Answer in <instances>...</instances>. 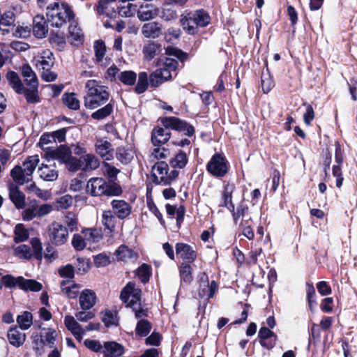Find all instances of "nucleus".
I'll use <instances>...</instances> for the list:
<instances>
[{"label": "nucleus", "instance_id": "nucleus-1", "mask_svg": "<svg viewBox=\"0 0 357 357\" xmlns=\"http://www.w3.org/2000/svg\"><path fill=\"white\" fill-rule=\"evenodd\" d=\"M162 123L165 128H156L152 131L151 142L154 146L164 144L169 139V129L186 131L188 136L192 135L195 131L193 127L176 117H165L162 119Z\"/></svg>", "mask_w": 357, "mask_h": 357}, {"label": "nucleus", "instance_id": "nucleus-2", "mask_svg": "<svg viewBox=\"0 0 357 357\" xmlns=\"http://www.w3.org/2000/svg\"><path fill=\"white\" fill-rule=\"evenodd\" d=\"M121 300L126 305V307L132 310L137 319L147 317V310L142 307L141 289L136 287L134 282H128L122 289Z\"/></svg>", "mask_w": 357, "mask_h": 357}, {"label": "nucleus", "instance_id": "nucleus-3", "mask_svg": "<svg viewBox=\"0 0 357 357\" xmlns=\"http://www.w3.org/2000/svg\"><path fill=\"white\" fill-rule=\"evenodd\" d=\"M87 89L86 95L84 97V106L90 109H96L106 103L109 94L105 86L99 84L95 79H90L86 83Z\"/></svg>", "mask_w": 357, "mask_h": 357}, {"label": "nucleus", "instance_id": "nucleus-4", "mask_svg": "<svg viewBox=\"0 0 357 357\" xmlns=\"http://www.w3.org/2000/svg\"><path fill=\"white\" fill-rule=\"evenodd\" d=\"M47 17L52 26L61 27L74 17L71 8L66 3L54 2L47 8Z\"/></svg>", "mask_w": 357, "mask_h": 357}, {"label": "nucleus", "instance_id": "nucleus-5", "mask_svg": "<svg viewBox=\"0 0 357 357\" xmlns=\"http://www.w3.org/2000/svg\"><path fill=\"white\" fill-rule=\"evenodd\" d=\"M86 190L93 197L102 195L116 196L122 192L119 185L116 184L109 185L104 178L100 177L91 178L86 183Z\"/></svg>", "mask_w": 357, "mask_h": 357}, {"label": "nucleus", "instance_id": "nucleus-6", "mask_svg": "<svg viewBox=\"0 0 357 357\" xmlns=\"http://www.w3.org/2000/svg\"><path fill=\"white\" fill-rule=\"evenodd\" d=\"M3 284L8 288L19 287L24 291L34 292L40 291L43 289V284L35 280L25 279L22 276L15 278L10 275H6L1 278Z\"/></svg>", "mask_w": 357, "mask_h": 357}, {"label": "nucleus", "instance_id": "nucleus-7", "mask_svg": "<svg viewBox=\"0 0 357 357\" xmlns=\"http://www.w3.org/2000/svg\"><path fill=\"white\" fill-rule=\"evenodd\" d=\"M168 165L164 162H157L152 168L153 176L157 183L160 185H169L174 181L178 175V172L173 169L168 172Z\"/></svg>", "mask_w": 357, "mask_h": 357}, {"label": "nucleus", "instance_id": "nucleus-8", "mask_svg": "<svg viewBox=\"0 0 357 357\" xmlns=\"http://www.w3.org/2000/svg\"><path fill=\"white\" fill-rule=\"evenodd\" d=\"M68 230L58 222H52L47 229V238L53 245L59 246L65 244L68 238Z\"/></svg>", "mask_w": 357, "mask_h": 357}, {"label": "nucleus", "instance_id": "nucleus-9", "mask_svg": "<svg viewBox=\"0 0 357 357\" xmlns=\"http://www.w3.org/2000/svg\"><path fill=\"white\" fill-rule=\"evenodd\" d=\"M207 170L214 176L222 177L228 170L225 158L220 154H215L207 164Z\"/></svg>", "mask_w": 357, "mask_h": 357}, {"label": "nucleus", "instance_id": "nucleus-10", "mask_svg": "<svg viewBox=\"0 0 357 357\" xmlns=\"http://www.w3.org/2000/svg\"><path fill=\"white\" fill-rule=\"evenodd\" d=\"M57 338V333L52 328H43L40 335V339L35 341V349L40 352L43 347L53 348Z\"/></svg>", "mask_w": 357, "mask_h": 357}, {"label": "nucleus", "instance_id": "nucleus-11", "mask_svg": "<svg viewBox=\"0 0 357 357\" xmlns=\"http://www.w3.org/2000/svg\"><path fill=\"white\" fill-rule=\"evenodd\" d=\"M218 289L216 282L213 280L209 283L208 276L203 273L199 277V287L198 294L200 298H206L207 299L212 298Z\"/></svg>", "mask_w": 357, "mask_h": 357}, {"label": "nucleus", "instance_id": "nucleus-12", "mask_svg": "<svg viewBox=\"0 0 357 357\" xmlns=\"http://www.w3.org/2000/svg\"><path fill=\"white\" fill-rule=\"evenodd\" d=\"M36 66L39 70H51L54 63L53 53L50 50H43L35 57Z\"/></svg>", "mask_w": 357, "mask_h": 357}, {"label": "nucleus", "instance_id": "nucleus-13", "mask_svg": "<svg viewBox=\"0 0 357 357\" xmlns=\"http://www.w3.org/2000/svg\"><path fill=\"white\" fill-rule=\"evenodd\" d=\"M176 254L188 263L193 262L197 258V252L192 246L184 243H178L175 246Z\"/></svg>", "mask_w": 357, "mask_h": 357}, {"label": "nucleus", "instance_id": "nucleus-14", "mask_svg": "<svg viewBox=\"0 0 357 357\" xmlns=\"http://www.w3.org/2000/svg\"><path fill=\"white\" fill-rule=\"evenodd\" d=\"M70 153L71 151L70 148L65 145H61L59 147L54 146L45 153L44 156L47 160H58L63 163L67 157H69Z\"/></svg>", "mask_w": 357, "mask_h": 357}, {"label": "nucleus", "instance_id": "nucleus-15", "mask_svg": "<svg viewBox=\"0 0 357 357\" xmlns=\"http://www.w3.org/2000/svg\"><path fill=\"white\" fill-rule=\"evenodd\" d=\"M159 8L150 3L142 4L137 10V17L141 21H149L157 17Z\"/></svg>", "mask_w": 357, "mask_h": 357}, {"label": "nucleus", "instance_id": "nucleus-16", "mask_svg": "<svg viewBox=\"0 0 357 357\" xmlns=\"http://www.w3.org/2000/svg\"><path fill=\"white\" fill-rule=\"evenodd\" d=\"M94 146L96 152L104 160H109L112 158L113 149L109 141L105 139H98Z\"/></svg>", "mask_w": 357, "mask_h": 357}, {"label": "nucleus", "instance_id": "nucleus-17", "mask_svg": "<svg viewBox=\"0 0 357 357\" xmlns=\"http://www.w3.org/2000/svg\"><path fill=\"white\" fill-rule=\"evenodd\" d=\"M112 213L120 219L127 218L131 213V206L123 199H114L111 202Z\"/></svg>", "mask_w": 357, "mask_h": 357}, {"label": "nucleus", "instance_id": "nucleus-18", "mask_svg": "<svg viewBox=\"0 0 357 357\" xmlns=\"http://www.w3.org/2000/svg\"><path fill=\"white\" fill-rule=\"evenodd\" d=\"M96 294L91 289H84L79 296V305L82 310H91L96 305Z\"/></svg>", "mask_w": 357, "mask_h": 357}, {"label": "nucleus", "instance_id": "nucleus-19", "mask_svg": "<svg viewBox=\"0 0 357 357\" xmlns=\"http://www.w3.org/2000/svg\"><path fill=\"white\" fill-rule=\"evenodd\" d=\"M48 32V26L43 15H37L33 20V33L38 38H43Z\"/></svg>", "mask_w": 357, "mask_h": 357}, {"label": "nucleus", "instance_id": "nucleus-20", "mask_svg": "<svg viewBox=\"0 0 357 357\" xmlns=\"http://www.w3.org/2000/svg\"><path fill=\"white\" fill-rule=\"evenodd\" d=\"M64 324L77 340L79 341L82 340L84 330L74 317L66 315L64 318Z\"/></svg>", "mask_w": 357, "mask_h": 357}, {"label": "nucleus", "instance_id": "nucleus-21", "mask_svg": "<svg viewBox=\"0 0 357 357\" xmlns=\"http://www.w3.org/2000/svg\"><path fill=\"white\" fill-rule=\"evenodd\" d=\"M82 231L85 239L84 242L89 248L94 247V245L100 242L103 237L102 231L97 229L86 228Z\"/></svg>", "mask_w": 357, "mask_h": 357}, {"label": "nucleus", "instance_id": "nucleus-22", "mask_svg": "<svg viewBox=\"0 0 357 357\" xmlns=\"http://www.w3.org/2000/svg\"><path fill=\"white\" fill-rule=\"evenodd\" d=\"M162 24L158 22L145 23L142 27V33L146 38H157L162 34Z\"/></svg>", "mask_w": 357, "mask_h": 357}, {"label": "nucleus", "instance_id": "nucleus-23", "mask_svg": "<svg viewBox=\"0 0 357 357\" xmlns=\"http://www.w3.org/2000/svg\"><path fill=\"white\" fill-rule=\"evenodd\" d=\"M26 337V334L21 332L16 326L11 327L7 333V338L9 343L17 348L23 345Z\"/></svg>", "mask_w": 357, "mask_h": 357}, {"label": "nucleus", "instance_id": "nucleus-24", "mask_svg": "<svg viewBox=\"0 0 357 357\" xmlns=\"http://www.w3.org/2000/svg\"><path fill=\"white\" fill-rule=\"evenodd\" d=\"M81 170L90 172L96 169L100 166L98 158L92 153H87L80 156Z\"/></svg>", "mask_w": 357, "mask_h": 357}, {"label": "nucleus", "instance_id": "nucleus-25", "mask_svg": "<svg viewBox=\"0 0 357 357\" xmlns=\"http://www.w3.org/2000/svg\"><path fill=\"white\" fill-rule=\"evenodd\" d=\"M234 190L235 185L234 183H227L225 185L222 192L223 202L220 205L226 207L231 212H234V204L232 202V194Z\"/></svg>", "mask_w": 357, "mask_h": 357}, {"label": "nucleus", "instance_id": "nucleus-26", "mask_svg": "<svg viewBox=\"0 0 357 357\" xmlns=\"http://www.w3.org/2000/svg\"><path fill=\"white\" fill-rule=\"evenodd\" d=\"M180 23L183 29L188 34H195L198 31L199 26L197 25L195 18L191 13L181 15Z\"/></svg>", "mask_w": 357, "mask_h": 357}, {"label": "nucleus", "instance_id": "nucleus-27", "mask_svg": "<svg viewBox=\"0 0 357 357\" xmlns=\"http://www.w3.org/2000/svg\"><path fill=\"white\" fill-rule=\"evenodd\" d=\"M40 176L42 179L47 181H55L58 177V171L55 164H42L38 169Z\"/></svg>", "mask_w": 357, "mask_h": 357}, {"label": "nucleus", "instance_id": "nucleus-28", "mask_svg": "<svg viewBox=\"0 0 357 357\" xmlns=\"http://www.w3.org/2000/svg\"><path fill=\"white\" fill-rule=\"evenodd\" d=\"M79 284H75L71 280H63L61 282V291L68 298H75L78 296Z\"/></svg>", "mask_w": 357, "mask_h": 357}, {"label": "nucleus", "instance_id": "nucleus-29", "mask_svg": "<svg viewBox=\"0 0 357 357\" xmlns=\"http://www.w3.org/2000/svg\"><path fill=\"white\" fill-rule=\"evenodd\" d=\"M104 357H120L123 353V347L115 342H107L104 344Z\"/></svg>", "mask_w": 357, "mask_h": 357}, {"label": "nucleus", "instance_id": "nucleus-30", "mask_svg": "<svg viewBox=\"0 0 357 357\" xmlns=\"http://www.w3.org/2000/svg\"><path fill=\"white\" fill-rule=\"evenodd\" d=\"M135 150L132 146H121L116 150V158L123 164H128L132 161L135 155Z\"/></svg>", "mask_w": 357, "mask_h": 357}, {"label": "nucleus", "instance_id": "nucleus-31", "mask_svg": "<svg viewBox=\"0 0 357 357\" xmlns=\"http://www.w3.org/2000/svg\"><path fill=\"white\" fill-rule=\"evenodd\" d=\"M10 199L17 208H23L25 206V195L18 187L11 185L9 188Z\"/></svg>", "mask_w": 357, "mask_h": 357}, {"label": "nucleus", "instance_id": "nucleus-32", "mask_svg": "<svg viewBox=\"0 0 357 357\" xmlns=\"http://www.w3.org/2000/svg\"><path fill=\"white\" fill-rule=\"evenodd\" d=\"M22 75L27 86L31 88H38V82L36 73L29 65L22 67Z\"/></svg>", "mask_w": 357, "mask_h": 357}, {"label": "nucleus", "instance_id": "nucleus-33", "mask_svg": "<svg viewBox=\"0 0 357 357\" xmlns=\"http://www.w3.org/2000/svg\"><path fill=\"white\" fill-rule=\"evenodd\" d=\"M116 255L118 259L126 262L135 261L137 259V253L126 245H121L116 250Z\"/></svg>", "mask_w": 357, "mask_h": 357}, {"label": "nucleus", "instance_id": "nucleus-34", "mask_svg": "<svg viewBox=\"0 0 357 357\" xmlns=\"http://www.w3.org/2000/svg\"><path fill=\"white\" fill-rule=\"evenodd\" d=\"M68 38L75 45L82 43L84 35L79 27L75 23H71L68 28Z\"/></svg>", "mask_w": 357, "mask_h": 357}, {"label": "nucleus", "instance_id": "nucleus-35", "mask_svg": "<svg viewBox=\"0 0 357 357\" xmlns=\"http://www.w3.org/2000/svg\"><path fill=\"white\" fill-rule=\"evenodd\" d=\"M10 176L16 183L20 185H24L31 180L30 177L22 169V167L20 165H16L11 170Z\"/></svg>", "mask_w": 357, "mask_h": 357}, {"label": "nucleus", "instance_id": "nucleus-36", "mask_svg": "<svg viewBox=\"0 0 357 357\" xmlns=\"http://www.w3.org/2000/svg\"><path fill=\"white\" fill-rule=\"evenodd\" d=\"M116 218L111 210H106L102 212L101 222L105 229L109 231H114L116 225Z\"/></svg>", "mask_w": 357, "mask_h": 357}, {"label": "nucleus", "instance_id": "nucleus-37", "mask_svg": "<svg viewBox=\"0 0 357 357\" xmlns=\"http://www.w3.org/2000/svg\"><path fill=\"white\" fill-rule=\"evenodd\" d=\"M39 162L38 155L29 156L22 163V169L29 177L32 175Z\"/></svg>", "mask_w": 357, "mask_h": 357}, {"label": "nucleus", "instance_id": "nucleus-38", "mask_svg": "<svg viewBox=\"0 0 357 357\" xmlns=\"http://www.w3.org/2000/svg\"><path fill=\"white\" fill-rule=\"evenodd\" d=\"M191 13L199 27H205L210 23L211 17L206 11L200 9Z\"/></svg>", "mask_w": 357, "mask_h": 357}, {"label": "nucleus", "instance_id": "nucleus-39", "mask_svg": "<svg viewBox=\"0 0 357 357\" xmlns=\"http://www.w3.org/2000/svg\"><path fill=\"white\" fill-rule=\"evenodd\" d=\"M29 237V230L23 224H17L15 227L13 240L15 243H21L26 241Z\"/></svg>", "mask_w": 357, "mask_h": 357}, {"label": "nucleus", "instance_id": "nucleus-40", "mask_svg": "<svg viewBox=\"0 0 357 357\" xmlns=\"http://www.w3.org/2000/svg\"><path fill=\"white\" fill-rule=\"evenodd\" d=\"M0 31H2V34L11 33L12 35L17 38H26L29 34V30L27 27H23L20 26H13L10 29L0 28Z\"/></svg>", "mask_w": 357, "mask_h": 357}, {"label": "nucleus", "instance_id": "nucleus-41", "mask_svg": "<svg viewBox=\"0 0 357 357\" xmlns=\"http://www.w3.org/2000/svg\"><path fill=\"white\" fill-rule=\"evenodd\" d=\"M187 162L188 156L182 151H179L178 153L169 160V164L174 168L182 169L185 167Z\"/></svg>", "mask_w": 357, "mask_h": 357}, {"label": "nucleus", "instance_id": "nucleus-42", "mask_svg": "<svg viewBox=\"0 0 357 357\" xmlns=\"http://www.w3.org/2000/svg\"><path fill=\"white\" fill-rule=\"evenodd\" d=\"M13 254L19 259L29 260L33 256L30 247L25 244L20 245L13 249Z\"/></svg>", "mask_w": 357, "mask_h": 357}, {"label": "nucleus", "instance_id": "nucleus-43", "mask_svg": "<svg viewBox=\"0 0 357 357\" xmlns=\"http://www.w3.org/2000/svg\"><path fill=\"white\" fill-rule=\"evenodd\" d=\"M7 78L12 88L17 93H22L24 91V87L17 75L15 72H9L7 73Z\"/></svg>", "mask_w": 357, "mask_h": 357}, {"label": "nucleus", "instance_id": "nucleus-44", "mask_svg": "<svg viewBox=\"0 0 357 357\" xmlns=\"http://www.w3.org/2000/svg\"><path fill=\"white\" fill-rule=\"evenodd\" d=\"M17 323L22 330L29 329L33 324V316L29 312H23L17 317Z\"/></svg>", "mask_w": 357, "mask_h": 357}, {"label": "nucleus", "instance_id": "nucleus-45", "mask_svg": "<svg viewBox=\"0 0 357 357\" xmlns=\"http://www.w3.org/2000/svg\"><path fill=\"white\" fill-rule=\"evenodd\" d=\"M179 274L181 282L190 284L192 281V268L190 264L182 263L179 267Z\"/></svg>", "mask_w": 357, "mask_h": 357}, {"label": "nucleus", "instance_id": "nucleus-46", "mask_svg": "<svg viewBox=\"0 0 357 357\" xmlns=\"http://www.w3.org/2000/svg\"><path fill=\"white\" fill-rule=\"evenodd\" d=\"M49 41L52 47L59 51L63 50L66 44L63 34H60L59 33H51L49 37Z\"/></svg>", "mask_w": 357, "mask_h": 357}, {"label": "nucleus", "instance_id": "nucleus-47", "mask_svg": "<svg viewBox=\"0 0 357 357\" xmlns=\"http://www.w3.org/2000/svg\"><path fill=\"white\" fill-rule=\"evenodd\" d=\"M160 45L155 42H149L144 46L143 54L146 60H151L160 51Z\"/></svg>", "mask_w": 357, "mask_h": 357}, {"label": "nucleus", "instance_id": "nucleus-48", "mask_svg": "<svg viewBox=\"0 0 357 357\" xmlns=\"http://www.w3.org/2000/svg\"><path fill=\"white\" fill-rule=\"evenodd\" d=\"M62 100L64 105L70 109L77 110L79 108V100L74 93H65Z\"/></svg>", "mask_w": 357, "mask_h": 357}, {"label": "nucleus", "instance_id": "nucleus-49", "mask_svg": "<svg viewBox=\"0 0 357 357\" xmlns=\"http://www.w3.org/2000/svg\"><path fill=\"white\" fill-rule=\"evenodd\" d=\"M151 324L146 319H141L137 324L135 332L140 337H146L151 332Z\"/></svg>", "mask_w": 357, "mask_h": 357}, {"label": "nucleus", "instance_id": "nucleus-50", "mask_svg": "<svg viewBox=\"0 0 357 357\" xmlns=\"http://www.w3.org/2000/svg\"><path fill=\"white\" fill-rule=\"evenodd\" d=\"M26 189L29 192L43 200H47L51 197V193L48 190H42L38 188L34 182L26 186Z\"/></svg>", "mask_w": 357, "mask_h": 357}, {"label": "nucleus", "instance_id": "nucleus-51", "mask_svg": "<svg viewBox=\"0 0 357 357\" xmlns=\"http://www.w3.org/2000/svg\"><path fill=\"white\" fill-rule=\"evenodd\" d=\"M167 6H162L160 9V18L164 21H171L177 17V12L173 7H167Z\"/></svg>", "mask_w": 357, "mask_h": 357}, {"label": "nucleus", "instance_id": "nucleus-52", "mask_svg": "<svg viewBox=\"0 0 357 357\" xmlns=\"http://www.w3.org/2000/svg\"><path fill=\"white\" fill-rule=\"evenodd\" d=\"M63 163L66 165L67 169L72 172H77L81 169L80 158L72 156L71 153L69 154Z\"/></svg>", "mask_w": 357, "mask_h": 357}, {"label": "nucleus", "instance_id": "nucleus-53", "mask_svg": "<svg viewBox=\"0 0 357 357\" xmlns=\"http://www.w3.org/2000/svg\"><path fill=\"white\" fill-rule=\"evenodd\" d=\"M94 51L96 61L98 63L102 62L104 56L106 52V47L105 43L102 40H96L94 43Z\"/></svg>", "mask_w": 357, "mask_h": 357}, {"label": "nucleus", "instance_id": "nucleus-54", "mask_svg": "<svg viewBox=\"0 0 357 357\" xmlns=\"http://www.w3.org/2000/svg\"><path fill=\"white\" fill-rule=\"evenodd\" d=\"M39 145L42 149L47 152L52 146H56L54 139L50 133L43 134L40 139Z\"/></svg>", "mask_w": 357, "mask_h": 357}, {"label": "nucleus", "instance_id": "nucleus-55", "mask_svg": "<svg viewBox=\"0 0 357 357\" xmlns=\"http://www.w3.org/2000/svg\"><path fill=\"white\" fill-rule=\"evenodd\" d=\"M148 87V75L145 72H142L139 74L138 81L135 88L137 93H144Z\"/></svg>", "mask_w": 357, "mask_h": 357}, {"label": "nucleus", "instance_id": "nucleus-56", "mask_svg": "<svg viewBox=\"0 0 357 357\" xmlns=\"http://www.w3.org/2000/svg\"><path fill=\"white\" fill-rule=\"evenodd\" d=\"M112 110L113 107L109 103L93 112L91 117L96 120H101L108 116L112 113Z\"/></svg>", "mask_w": 357, "mask_h": 357}, {"label": "nucleus", "instance_id": "nucleus-57", "mask_svg": "<svg viewBox=\"0 0 357 357\" xmlns=\"http://www.w3.org/2000/svg\"><path fill=\"white\" fill-rule=\"evenodd\" d=\"M274 86V82L267 71L261 74V88L264 93H268Z\"/></svg>", "mask_w": 357, "mask_h": 357}, {"label": "nucleus", "instance_id": "nucleus-58", "mask_svg": "<svg viewBox=\"0 0 357 357\" xmlns=\"http://www.w3.org/2000/svg\"><path fill=\"white\" fill-rule=\"evenodd\" d=\"M136 275L139 278L142 282H147L151 275L150 266L145 264H142L137 268Z\"/></svg>", "mask_w": 357, "mask_h": 357}, {"label": "nucleus", "instance_id": "nucleus-59", "mask_svg": "<svg viewBox=\"0 0 357 357\" xmlns=\"http://www.w3.org/2000/svg\"><path fill=\"white\" fill-rule=\"evenodd\" d=\"M102 171L103 174L107 176L112 181H114L117 174L120 172L115 167L105 162L102 164Z\"/></svg>", "mask_w": 357, "mask_h": 357}, {"label": "nucleus", "instance_id": "nucleus-60", "mask_svg": "<svg viewBox=\"0 0 357 357\" xmlns=\"http://www.w3.org/2000/svg\"><path fill=\"white\" fill-rule=\"evenodd\" d=\"M84 241L85 239L82 232L81 234H75L72 238V245L76 250L81 251L87 248L86 243Z\"/></svg>", "mask_w": 357, "mask_h": 357}, {"label": "nucleus", "instance_id": "nucleus-61", "mask_svg": "<svg viewBox=\"0 0 357 357\" xmlns=\"http://www.w3.org/2000/svg\"><path fill=\"white\" fill-rule=\"evenodd\" d=\"M119 79L126 85H133L137 79V75L133 71H123L119 76Z\"/></svg>", "mask_w": 357, "mask_h": 357}, {"label": "nucleus", "instance_id": "nucleus-62", "mask_svg": "<svg viewBox=\"0 0 357 357\" xmlns=\"http://www.w3.org/2000/svg\"><path fill=\"white\" fill-rule=\"evenodd\" d=\"M73 202V197L69 195H66L57 199L56 206L59 209H67L72 206Z\"/></svg>", "mask_w": 357, "mask_h": 357}, {"label": "nucleus", "instance_id": "nucleus-63", "mask_svg": "<svg viewBox=\"0 0 357 357\" xmlns=\"http://www.w3.org/2000/svg\"><path fill=\"white\" fill-rule=\"evenodd\" d=\"M15 21L14 14L11 11H7L1 15L0 18V27L1 26H7V29H10Z\"/></svg>", "mask_w": 357, "mask_h": 357}, {"label": "nucleus", "instance_id": "nucleus-64", "mask_svg": "<svg viewBox=\"0 0 357 357\" xmlns=\"http://www.w3.org/2000/svg\"><path fill=\"white\" fill-rule=\"evenodd\" d=\"M95 316V314L91 310H82L77 311L75 313V317L77 320L82 322H86L92 319Z\"/></svg>", "mask_w": 357, "mask_h": 357}]
</instances>
